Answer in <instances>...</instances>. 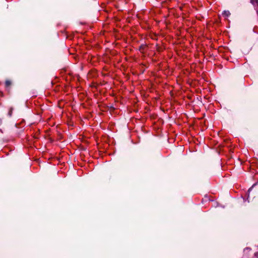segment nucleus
Instances as JSON below:
<instances>
[{
  "label": "nucleus",
  "mask_w": 258,
  "mask_h": 258,
  "mask_svg": "<svg viewBox=\"0 0 258 258\" xmlns=\"http://www.w3.org/2000/svg\"><path fill=\"white\" fill-rule=\"evenodd\" d=\"M222 15L226 18V17H229L230 15V13L229 11H224L223 13H222Z\"/></svg>",
  "instance_id": "f257e3e1"
},
{
  "label": "nucleus",
  "mask_w": 258,
  "mask_h": 258,
  "mask_svg": "<svg viewBox=\"0 0 258 258\" xmlns=\"http://www.w3.org/2000/svg\"><path fill=\"white\" fill-rule=\"evenodd\" d=\"M6 87H9L11 85V82L9 80H7L6 81Z\"/></svg>",
  "instance_id": "f03ea898"
},
{
  "label": "nucleus",
  "mask_w": 258,
  "mask_h": 258,
  "mask_svg": "<svg viewBox=\"0 0 258 258\" xmlns=\"http://www.w3.org/2000/svg\"><path fill=\"white\" fill-rule=\"evenodd\" d=\"M255 255L258 257V252L255 253Z\"/></svg>",
  "instance_id": "7ed1b4c3"
},
{
  "label": "nucleus",
  "mask_w": 258,
  "mask_h": 258,
  "mask_svg": "<svg viewBox=\"0 0 258 258\" xmlns=\"http://www.w3.org/2000/svg\"><path fill=\"white\" fill-rule=\"evenodd\" d=\"M12 110H10V113H9V114H10V115H11V113H12Z\"/></svg>",
  "instance_id": "20e7f679"
},
{
  "label": "nucleus",
  "mask_w": 258,
  "mask_h": 258,
  "mask_svg": "<svg viewBox=\"0 0 258 258\" xmlns=\"http://www.w3.org/2000/svg\"><path fill=\"white\" fill-rule=\"evenodd\" d=\"M250 190H251V189H250H250H248V192H249Z\"/></svg>",
  "instance_id": "39448f33"
}]
</instances>
